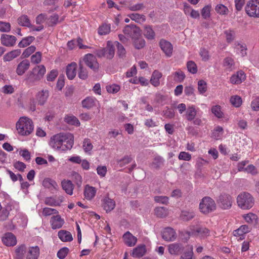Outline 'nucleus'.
<instances>
[{
    "label": "nucleus",
    "instance_id": "603ef678",
    "mask_svg": "<svg viewBox=\"0 0 259 259\" xmlns=\"http://www.w3.org/2000/svg\"><path fill=\"white\" fill-rule=\"evenodd\" d=\"M211 7L210 5L205 6L201 10V16L204 19H207L210 17V10Z\"/></svg>",
    "mask_w": 259,
    "mask_h": 259
},
{
    "label": "nucleus",
    "instance_id": "79ce46f5",
    "mask_svg": "<svg viewBox=\"0 0 259 259\" xmlns=\"http://www.w3.org/2000/svg\"><path fill=\"white\" fill-rule=\"evenodd\" d=\"M155 215L159 218H164L168 215L167 209L164 207H157L154 209Z\"/></svg>",
    "mask_w": 259,
    "mask_h": 259
},
{
    "label": "nucleus",
    "instance_id": "a211bd4d",
    "mask_svg": "<svg viewBox=\"0 0 259 259\" xmlns=\"http://www.w3.org/2000/svg\"><path fill=\"white\" fill-rule=\"evenodd\" d=\"M46 69L44 65H40L35 67L32 71L35 80H40L46 73Z\"/></svg>",
    "mask_w": 259,
    "mask_h": 259
},
{
    "label": "nucleus",
    "instance_id": "69168bd1",
    "mask_svg": "<svg viewBox=\"0 0 259 259\" xmlns=\"http://www.w3.org/2000/svg\"><path fill=\"white\" fill-rule=\"evenodd\" d=\"M120 87L119 85L113 84L111 85H107L106 87L107 91L109 93L115 94L117 93L120 90Z\"/></svg>",
    "mask_w": 259,
    "mask_h": 259
},
{
    "label": "nucleus",
    "instance_id": "4468645a",
    "mask_svg": "<svg viewBox=\"0 0 259 259\" xmlns=\"http://www.w3.org/2000/svg\"><path fill=\"white\" fill-rule=\"evenodd\" d=\"M245 79V74L243 71L240 70L232 75L230 78V82L233 84H240Z\"/></svg>",
    "mask_w": 259,
    "mask_h": 259
},
{
    "label": "nucleus",
    "instance_id": "09e8293b",
    "mask_svg": "<svg viewBox=\"0 0 259 259\" xmlns=\"http://www.w3.org/2000/svg\"><path fill=\"white\" fill-rule=\"evenodd\" d=\"M82 147L85 153H90L93 149V145L89 139H85L83 140Z\"/></svg>",
    "mask_w": 259,
    "mask_h": 259
},
{
    "label": "nucleus",
    "instance_id": "cd10ccee",
    "mask_svg": "<svg viewBox=\"0 0 259 259\" xmlns=\"http://www.w3.org/2000/svg\"><path fill=\"white\" fill-rule=\"evenodd\" d=\"M146 252V246L144 244L138 245L133 250L132 256L134 257H141Z\"/></svg>",
    "mask_w": 259,
    "mask_h": 259
},
{
    "label": "nucleus",
    "instance_id": "4d7b16f0",
    "mask_svg": "<svg viewBox=\"0 0 259 259\" xmlns=\"http://www.w3.org/2000/svg\"><path fill=\"white\" fill-rule=\"evenodd\" d=\"M163 115L165 118L171 119L175 116V112L174 109H170L167 107L163 111Z\"/></svg>",
    "mask_w": 259,
    "mask_h": 259
},
{
    "label": "nucleus",
    "instance_id": "c03bdc74",
    "mask_svg": "<svg viewBox=\"0 0 259 259\" xmlns=\"http://www.w3.org/2000/svg\"><path fill=\"white\" fill-rule=\"evenodd\" d=\"M135 47L137 49L143 48L145 45V40L141 37V35L135 38H133Z\"/></svg>",
    "mask_w": 259,
    "mask_h": 259
},
{
    "label": "nucleus",
    "instance_id": "864d4df0",
    "mask_svg": "<svg viewBox=\"0 0 259 259\" xmlns=\"http://www.w3.org/2000/svg\"><path fill=\"white\" fill-rule=\"evenodd\" d=\"M246 222L250 224L256 223L257 219L256 215L252 213H249L244 216Z\"/></svg>",
    "mask_w": 259,
    "mask_h": 259
},
{
    "label": "nucleus",
    "instance_id": "c756f323",
    "mask_svg": "<svg viewBox=\"0 0 259 259\" xmlns=\"http://www.w3.org/2000/svg\"><path fill=\"white\" fill-rule=\"evenodd\" d=\"M49 96V91L48 90H42L39 92L36 95V99L40 105H43L46 102Z\"/></svg>",
    "mask_w": 259,
    "mask_h": 259
},
{
    "label": "nucleus",
    "instance_id": "ea45409f",
    "mask_svg": "<svg viewBox=\"0 0 259 259\" xmlns=\"http://www.w3.org/2000/svg\"><path fill=\"white\" fill-rule=\"evenodd\" d=\"M26 247L25 245L22 244L18 246L15 250L16 258L18 259H23L24 254L26 253Z\"/></svg>",
    "mask_w": 259,
    "mask_h": 259
},
{
    "label": "nucleus",
    "instance_id": "bf43d9fd",
    "mask_svg": "<svg viewBox=\"0 0 259 259\" xmlns=\"http://www.w3.org/2000/svg\"><path fill=\"white\" fill-rule=\"evenodd\" d=\"M45 203L46 205L54 206L59 205V203L54 197H47L45 199Z\"/></svg>",
    "mask_w": 259,
    "mask_h": 259
},
{
    "label": "nucleus",
    "instance_id": "c85d7f7f",
    "mask_svg": "<svg viewBox=\"0 0 259 259\" xmlns=\"http://www.w3.org/2000/svg\"><path fill=\"white\" fill-rule=\"evenodd\" d=\"M42 184L44 187L51 190H57L59 188L57 183L54 180L50 178L45 179L42 181Z\"/></svg>",
    "mask_w": 259,
    "mask_h": 259
},
{
    "label": "nucleus",
    "instance_id": "de8ad7c7",
    "mask_svg": "<svg viewBox=\"0 0 259 259\" xmlns=\"http://www.w3.org/2000/svg\"><path fill=\"white\" fill-rule=\"evenodd\" d=\"M79 71L78 72V77L81 79H85L88 77V73L85 68L83 66L81 62L80 61L79 63Z\"/></svg>",
    "mask_w": 259,
    "mask_h": 259
},
{
    "label": "nucleus",
    "instance_id": "774afa93",
    "mask_svg": "<svg viewBox=\"0 0 259 259\" xmlns=\"http://www.w3.org/2000/svg\"><path fill=\"white\" fill-rule=\"evenodd\" d=\"M193 247L190 246L189 250L185 252L181 256L180 259H193Z\"/></svg>",
    "mask_w": 259,
    "mask_h": 259
},
{
    "label": "nucleus",
    "instance_id": "2f4dec72",
    "mask_svg": "<svg viewBox=\"0 0 259 259\" xmlns=\"http://www.w3.org/2000/svg\"><path fill=\"white\" fill-rule=\"evenodd\" d=\"M195 213L192 210H184L181 211L180 218L183 221H189L194 218Z\"/></svg>",
    "mask_w": 259,
    "mask_h": 259
},
{
    "label": "nucleus",
    "instance_id": "a18cd8bd",
    "mask_svg": "<svg viewBox=\"0 0 259 259\" xmlns=\"http://www.w3.org/2000/svg\"><path fill=\"white\" fill-rule=\"evenodd\" d=\"M65 121L69 124L78 126L80 125L79 120L73 115H68L65 117Z\"/></svg>",
    "mask_w": 259,
    "mask_h": 259
},
{
    "label": "nucleus",
    "instance_id": "9d476101",
    "mask_svg": "<svg viewBox=\"0 0 259 259\" xmlns=\"http://www.w3.org/2000/svg\"><path fill=\"white\" fill-rule=\"evenodd\" d=\"M162 238L167 241H172L176 240L177 234L175 231L171 228H165L162 232Z\"/></svg>",
    "mask_w": 259,
    "mask_h": 259
},
{
    "label": "nucleus",
    "instance_id": "e2e57ef3",
    "mask_svg": "<svg viewBox=\"0 0 259 259\" xmlns=\"http://www.w3.org/2000/svg\"><path fill=\"white\" fill-rule=\"evenodd\" d=\"M198 90L200 94H203L207 90V84L205 81L200 80L198 82Z\"/></svg>",
    "mask_w": 259,
    "mask_h": 259
},
{
    "label": "nucleus",
    "instance_id": "7c9ffc66",
    "mask_svg": "<svg viewBox=\"0 0 259 259\" xmlns=\"http://www.w3.org/2000/svg\"><path fill=\"white\" fill-rule=\"evenodd\" d=\"M58 236L59 239L63 242H70L73 240V237L69 231L61 230L58 232Z\"/></svg>",
    "mask_w": 259,
    "mask_h": 259
},
{
    "label": "nucleus",
    "instance_id": "6ab92c4d",
    "mask_svg": "<svg viewBox=\"0 0 259 259\" xmlns=\"http://www.w3.org/2000/svg\"><path fill=\"white\" fill-rule=\"evenodd\" d=\"M76 68L77 64L75 62H72L66 66V73L69 79L72 80L75 77Z\"/></svg>",
    "mask_w": 259,
    "mask_h": 259
},
{
    "label": "nucleus",
    "instance_id": "f257e3e1",
    "mask_svg": "<svg viewBox=\"0 0 259 259\" xmlns=\"http://www.w3.org/2000/svg\"><path fill=\"white\" fill-rule=\"evenodd\" d=\"M74 144V136L71 133H60L51 137L50 145L54 149L62 151L70 149Z\"/></svg>",
    "mask_w": 259,
    "mask_h": 259
},
{
    "label": "nucleus",
    "instance_id": "dca6fc26",
    "mask_svg": "<svg viewBox=\"0 0 259 259\" xmlns=\"http://www.w3.org/2000/svg\"><path fill=\"white\" fill-rule=\"evenodd\" d=\"M98 102L95 97H87L81 101V104L83 108L90 109L96 106Z\"/></svg>",
    "mask_w": 259,
    "mask_h": 259
},
{
    "label": "nucleus",
    "instance_id": "5701e85b",
    "mask_svg": "<svg viewBox=\"0 0 259 259\" xmlns=\"http://www.w3.org/2000/svg\"><path fill=\"white\" fill-rule=\"evenodd\" d=\"M50 223L52 228L53 229H59L62 227L64 223V221L61 218L60 215L53 216L50 220Z\"/></svg>",
    "mask_w": 259,
    "mask_h": 259
},
{
    "label": "nucleus",
    "instance_id": "c9c22d12",
    "mask_svg": "<svg viewBox=\"0 0 259 259\" xmlns=\"http://www.w3.org/2000/svg\"><path fill=\"white\" fill-rule=\"evenodd\" d=\"M234 45L235 46V48L237 53L241 56L244 57L247 55V47L245 44L237 41L236 42Z\"/></svg>",
    "mask_w": 259,
    "mask_h": 259
},
{
    "label": "nucleus",
    "instance_id": "393cba45",
    "mask_svg": "<svg viewBox=\"0 0 259 259\" xmlns=\"http://www.w3.org/2000/svg\"><path fill=\"white\" fill-rule=\"evenodd\" d=\"M102 205L104 209L108 212L111 211L114 208L115 202L113 199L108 197H106L102 200Z\"/></svg>",
    "mask_w": 259,
    "mask_h": 259
},
{
    "label": "nucleus",
    "instance_id": "1a4fd4ad",
    "mask_svg": "<svg viewBox=\"0 0 259 259\" xmlns=\"http://www.w3.org/2000/svg\"><path fill=\"white\" fill-rule=\"evenodd\" d=\"M83 61L91 69L95 71L98 68V63L96 57L91 54H88L83 58Z\"/></svg>",
    "mask_w": 259,
    "mask_h": 259
},
{
    "label": "nucleus",
    "instance_id": "0eeeda50",
    "mask_svg": "<svg viewBox=\"0 0 259 259\" xmlns=\"http://www.w3.org/2000/svg\"><path fill=\"white\" fill-rule=\"evenodd\" d=\"M217 202L222 208L224 209H229L232 206V198L229 194H222L219 196Z\"/></svg>",
    "mask_w": 259,
    "mask_h": 259
},
{
    "label": "nucleus",
    "instance_id": "0e129e2a",
    "mask_svg": "<svg viewBox=\"0 0 259 259\" xmlns=\"http://www.w3.org/2000/svg\"><path fill=\"white\" fill-rule=\"evenodd\" d=\"M58 211L54 208L45 207L43 209L42 214L45 217L51 215L53 214H57Z\"/></svg>",
    "mask_w": 259,
    "mask_h": 259
},
{
    "label": "nucleus",
    "instance_id": "ddd939ff",
    "mask_svg": "<svg viewBox=\"0 0 259 259\" xmlns=\"http://www.w3.org/2000/svg\"><path fill=\"white\" fill-rule=\"evenodd\" d=\"M209 231L205 227H198L191 232H187L188 237L191 235H197L200 237H205L209 235Z\"/></svg>",
    "mask_w": 259,
    "mask_h": 259
},
{
    "label": "nucleus",
    "instance_id": "412c9836",
    "mask_svg": "<svg viewBox=\"0 0 259 259\" xmlns=\"http://www.w3.org/2000/svg\"><path fill=\"white\" fill-rule=\"evenodd\" d=\"M159 45L161 50L167 56L169 57L171 55L173 48L172 45L169 41L161 39L160 41Z\"/></svg>",
    "mask_w": 259,
    "mask_h": 259
},
{
    "label": "nucleus",
    "instance_id": "a878e982",
    "mask_svg": "<svg viewBox=\"0 0 259 259\" xmlns=\"http://www.w3.org/2000/svg\"><path fill=\"white\" fill-rule=\"evenodd\" d=\"M162 74L157 70H155L152 73L150 80V83L155 87L160 85V79L162 77Z\"/></svg>",
    "mask_w": 259,
    "mask_h": 259
},
{
    "label": "nucleus",
    "instance_id": "72a5a7b5",
    "mask_svg": "<svg viewBox=\"0 0 259 259\" xmlns=\"http://www.w3.org/2000/svg\"><path fill=\"white\" fill-rule=\"evenodd\" d=\"M223 67L229 71H231L235 69V62L233 58L226 57L223 61Z\"/></svg>",
    "mask_w": 259,
    "mask_h": 259
},
{
    "label": "nucleus",
    "instance_id": "4be33fe9",
    "mask_svg": "<svg viewBox=\"0 0 259 259\" xmlns=\"http://www.w3.org/2000/svg\"><path fill=\"white\" fill-rule=\"evenodd\" d=\"M30 62L28 60H24L19 63L16 72L18 75H22L29 68Z\"/></svg>",
    "mask_w": 259,
    "mask_h": 259
},
{
    "label": "nucleus",
    "instance_id": "7ed1b4c3",
    "mask_svg": "<svg viewBox=\"0 0 259 259\" xmlns=\"http://www.w3.org/2000/svg\"><path fill=\"white\" fill-rule=\"evenodd\" d=\"M238 206L243 209L251 208L254 204L252 196L247 192H243L239 194L237 198Z\"/></svg>",
    "mask_w": 259,
    "mask_h": 259
},
{
    "label": "nucleus",
    "instance_id": "680f3d73",
    "mask_svg": "<svg viewBox=\"0 0 259 259\" xmlns=\"http://www.w3.org/2000/svg\"><path fill=\"white\" fill-rule=\"evenodd\" d=\"M164 159L161 156H156L154 158V161L152 162V165L154 168L158 169L163 164Z\"/></svg>",
    "mask_w": 259,
    "mask_h": 259
},
{
    "label": "nucleus",
    "instance_id": "3c124183",
    "mask_svg": "<svg viewBox=\"0 0 259 259\" xmlns=\"http://www.w3.org/2000/svg\"><path fill=\"white\" fill-rule=\"evenodd\" d=\"M110 25L107 24H103L98 29V33L100 35H106L110 31Z\"/></svg>",
    "mask_w": 259,
    "mask_h": 259
},
{
    "label": "nucleus",
    "instance_id": "39448f33",
    "mask_svg": "<svg viewBox=\"0 0 259 259\" xmlns=\"http://www.w3.org/2000/svg\"><path fill=\"white\" fill-rule=\"evenodd\" d=\"M245 11L250 17L259 18V0L249 1L245 7Z\"/></svg>",
    "mask_w": 259,
    "mask_h": 259
},
{
    "label": "nucleus",
    "instance_id": "20e7f679",
    "mask_svg": "<svg viewBox=\"0 0 259 259\" xmlns=\"http://www.w3.org/2000/svg\"><path fill=\"white\" fill-rule=\"evenodd\" d=\"M215 208L216 204L214 201L209 197H204L200 202V210L204 214H207L214 210Z\"/></svg>",
    "mask_w": 259,
    "mask_h": 259
},
{
    "label": "nucleus",
    "instance_id": "4c0bfd02",
    "mask_svg": "<svg viewBox=\"0 0 259 259\" xmlns=\"http://www.w3.org/2000/svg\"><path fill=\"white\" fill-rule=\"evenodd\" d=\"M104 48L105 57L109 59H112L114 57L115 53V50L113 46L110 42L108 41L106 47Z\"/></svg>",
    "mask_w": 259,
    "mask_h": 259
},
{
    "label": "nucleus",
    "instance_id": "a19ab883",
    "mask_svg": "<svg viewBox=\"0 0 259 259\" xmlns=\"http://www.w3.org/2000/svg\"><path fill=\"white\" fill-rule=\"evenodd\" d=\"M144 34L148 39H153L155 37V32L150 25L144 26Z\"/></svg>",
    "mask_w": 259,
    "mask_h": 259
},
{
    "label": "nucleus",
    "instance_id": "37998d69",
    "mask_svg": "<svg viewBox=\"0 0 259 259\" xmlns=\"http://www.w3.org/2000/svg\"><path fill=\"white\" fill-rule=\"evenodd\" d=\"M35 38L34 36H29L23 38L20 42L18 44V47L20 48H25L29 46L31 42H32Z\"/></svg>",
    "mask_w": 259,
    "mask_h": 259
},
{
    "label": "nucleus",
    "instance_id": "b1692460",
    "mask_svg": "<svg viewBox=\"0 0 259 259\" xmlns=\"http://www.w3.org/2000/svg\"><path fill=\"white\" fill-rule=\"evenodd\" d=\"M183 249L184 247L180 243H172L170 244L168 246V252L172 255H178L183 250Z\"/></svg>",
    "mask_w": 259,
    "mask_h": 259
},
{
    "label": "nucleus",
    "instance_id": "13d9d810",
    "mask_svg": "<svg viewBox=\"0 0 259 259\" xmlns=\"http://www.w3.org/2000/svg\"><path fill=\"white\" fill-rule=\"evenodd\" d=\"M154 200L157 203L167 204L169 198L165 196H156L154 197Z\"/></svg>",
    "mask_w": 259,
    "mask_h": 259
},
{
    "label": "nucleus",
    "instance_id": "473e14b6",
    "mask_svg": "<svg viewBox=\"0 0 259 259\" xmlns=\"http://www.w3.org/2000/svg\"><path fill=\"white\" fill-rule=\"evenodd\" d=\"M21 53V51L20 49H17L13 51H12L8 53H7L3 58L4 61L5 62L10 61L13 59L16 58L18 56H19Z\"/></svg>",
    "mask_w": 259,
    "mask_h": 259
},
{
    "label": "nucleus",
    "instance_id": "6e6552de",
    "mask_svg": "<svg viewBox=\"0 0 259 259\" xmlns=\"http://www.w3.org/2000/svg\"><path fill=\"white\" fill-rule=\"evenodd\" d=\"M123 32L124 34L131 37L132 39L137 38L141 35L140 28L135 25H126L123 30Z\"/></svg>",
    "mask_w": 259,
    "mask_h": 259
},
{
    "label": "nucleus",
    "instance_id": "f3484780",
    "mask_svg": "<svg viewBox=\"0 0 259 259\" xmlns=\"http://www.w3.org/2000/svg\"><path fill=\"white\" fill-rule=\"evenodd\" d=\"M124 243L129 247L134 246L137 242V239L129 231L125 232L123 235Z\"/></svg>",
    "mask_w": 259,
    "mask_h": 259
},
{
    "label": "nucleus",
    "instance_id": "9b49d317",
    "mask_svg": "<svg viewBox=\"0 0 259 259\" xmlns=\"http://www.w3.org/2000/svg\"><path fill=\"white\" fill-rule=\"evenodd\" d=\"M97 191V188L94 187L88 184L85 185L83 190L84 198L88 200H92L95 197Z\"/></svg>",
    "mask_w": 259,
    "mask_h": 259
},
{
    "label": "nucleus",
    "instance_id": "58836bf2",
    "mask_svg": "<svg viewBox=\"0 0 259 259\" xmlns=\"http://www.w3.org/2000/svg\"><path fill=\"white\" fill-rule=\"evenodd\" d=\"M128 17L138 23H142L146 21V17L144 15L138 13H132L128 15Z\"/></svg>",
    "mask_w": 259,
    "mask_h": 259
},
{
    "label": "nucleus",
    "instance_id": "bb28decb",
    "mask_svg": "<svg viewBox=\"0 0 259 259\" xmlns=\"http://www.w3.org/2000/svg\"><path fill=\"white\" fill-rule=\"evenodd\" d=\"M61 186L62 189L65 192L70 195L73 194V191L74 189V185L70 180H64L61 182Z\"/></svg>",
    "mask_w": 259,
    "mask_h": 259
},
{
    "label": "nucleus",
    "instance_id": "6e6d98bb",
    "mask_svg": "<svg viewBox=\"0 0 259 259\" xmlns=\"http://www.w3.org/2000/svg\"><path fill=\"white\" fill-rule=\"evenodd\" d=\"M187 67L188 70L192 74L197 72V67L195 63L193 61H189L187 62Z\"/></svg>",
    "mask_w": 259,
    "mask_h": 259
},
{
    "label": "nucleus",
    "instance_id": "8fccbe9b",
    "mask_svg": "<svg viewBox=\"0 0 259 259\" xmlns=\"http://www.w3.org/2000/svg\"><path fill=\"white\" fill-rule=\"evenodd\" d=\"M211 112L216 117L219 118L223 117L224 114L222 111L220 105L213 106L211 108Z\"/></svg>",
    "mask_w": 259,
    "mask_h": 259
},
{
    "label": "nucleus",
    "instance_id": "423d86ee",
    "mask_svg": "<svg viewBox=\"0 0 259 259\" xmlns=\"http://www.w3.org/2000/svg\"><path fill=\"white\" fill-rule=\"evenodd\" d=\"M197 110L195 106H189L186 110L185 116V118L189 121H193V123L196 125H200L202 123L200 118H196Z\"/></svg>",
    "mask_w": 259,
    "mask_h": 259
},
{
    "label": "nucleus",
    "instance_id": "f03ea898",
    "mask_svg": "<svg viewBox=\"0 0 259 259\" xmlns=\"http://www.w3.org/2000/svg\"><path fill=\"white\" fill-rule=\"evenodd\" d=\"M18 133L22 136H27L33 131L32 121L27 117H21L16 123Z\"/></svg>",
    "mask_w": 259,
    "mask_h": 259
},
{
    "label": "nucleus",
    "instance_id": "aec40b11",
    "mask_svg": "<svg viewBox=\"0 0 259 259\" xmlns=\"http://www.w3.org/2000/svg\"><path fill=\"white\" fill-rule=\"evenodd\" d=\"M39 255V248L37 246L30 247L26 253V259H37Z\"/></svg>",
    "mask_w": 259,
    "mask_h": 259
},
{
    "label": "nucleus",
    "instance_id": "338daca9",
    "mask_svg": "<svg viewBox=\"0 0 259 259\" xmlns=\"http://www.w3.org/2000/svg\"><path fill=\"white\" fill-rule=\"evenodd\" d=\"M69 249L64 247L60 249L57 252V256L59 259H64L67 255Z\"/></svg>",
    "mask_w": 259,
    "mask_h": 259
},
{
    "label": "nucleus",
    "instance_id": "e433bc0d",
    "mask_svg": "<svg viewBox=\"0 0 259 259\" xmlns=\"http://www.w3.org/2000/svg\"><path fill=\"white\" fill-rule=\"evenodd\" d=\"M18 23L24 27H27L28 28H30L31 27H32V25H31L30 20L26 15H23L21 16H20L18 18Z\"/></svg>",
    "mask_w": 259,
    "mask_h": 259
},
{
    "label": "nucleus",
    "instance_id": "f8f14e48",
    "mask_svg": "<svg viewBox=\"0 0 259 259\" xmlns=\"http://www.w3.org/2000/svg\"><path fill=\"white\" fill-rule=\"evenodd\" d=\"M1 40L2 44L6 47L13 46L16 41V38L15 36L9 34H3L1 35Z\"/></svg>",
    "mask_w": 259,
    "mask_h": 259
},
{
    "label": "nucleus",
    "instance_id": "052dcab7",
    "mask_svg": "<svg viewBox=\"0 0 259 259\" xmlns=\"http://www.w3.org/2000/svg\"><path fill=\"white\" fill-rule=\"evenodd\" d=\"M227 42L230 43L233 41L235 37V33L232 30H228L225 31Z\"/></svg>",
    "mask_w": 259,
    "mask_h": 259
},
{
    "label": "nucleus",
    "instance_id": "f704fd0d",
    "mask_svg": "<svg viewBox=\"0 0 259 259\" xmlns=\"http://www.w3.org/2000/svg\"><path fill=\"white\" fill-rule=\"evenodd\" d=\"M251 228L247 225L241 226L238 229L233 231V235L235 236H243L244 234L250 231Z\"/></svg>",
    "mask_w": 259,
    "mask_h": 259
},
{
    "label": "nucleus",
    "instance_id": "49530a36",
    "mask_svg": "<svg viewBox=\"0 0 259 259\" xmlns=\"http://www.w3.org/2000/svg\"><path fill=\"white\" fill-rule=\"evenodd\" d=\"M216 12L221 15H227L229 13L228 8L223 4H218L215 7Z\"/></svg>",
    "mask_w": 259,
    "mask_h": 259
},
{
    "label": "nucleus",
    "instance_id": "5fc2aeb1",
    "mask_svg": "<svg viewBox=\"0 0 259 259\" xmlns=\"http://www.w3.org/2000/svg\"><path fill=\"white\" fill-rule=\"evenodd\" d=\"M230 102L236 107H239L242 104V99L239 96H233L230 98Z\"/></svg>",
    "mask_w": 259,
    "mask_h": 259
},
{
    "label": "nucleus",
    "instance_id": "2eb2a0df",
    "mask_svg": "<svg viewBox=\"0 0 259 259\" xmlns=\"http://www.w3.org/2000/svg\"><path fill=\"white\" fill-rule=\"evenodd\" d=\"M3 243L8 246H14L17 243L15 236L12 233H7L2 238Z\"/></svg>",
    "mask_w": 259,
    "mask_h": 259
}]
</instances>
